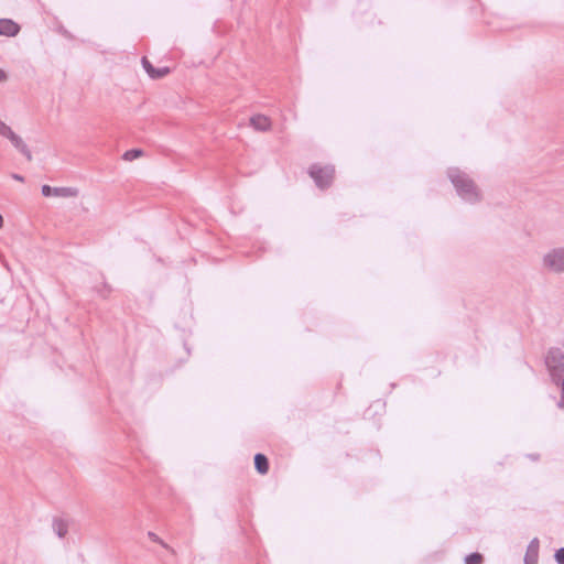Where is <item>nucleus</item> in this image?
Listing matches in <instances>:
<instances>
[{"instance_id": "39448f33", "label": "nucleus", "mask_w": 564, "mask_h": 564, "mask_svg": "<svg viewBox=\"0 0 564 564\" xmlns=\"http://www.w3.org/2000/svg\"><path fill=\"white\" fill-rule=\"evenodd\" d=\"M42 195L45 197H76L78 189L76 187H52L50 185L42 186Z\"/></svg>"}, {"instance_id": "423d86ee", "label": "nucleus", "mask_w": 564, "mask_h": 564, "mask_svg": "<svg viewBox=\"0 0 564 564\" xmlns=\"http://www.w3.org/2000/svg\"><path fill=\"white\" fill-rule=\"evenodd\" d=\"M142 67L152 79H160L165 77L170 73L169 67L155 68L152 63L143 56L141 59Z\"/></svg>"}, {"instance_id": "9d476101", "label": "nucleus", "mask_w": 564, "mask_h": 564, "mask_svg": "<svg viewBox=\"0 0 564 564\" xmlns=\"http://www.w3.org/2000/svg\"><path fill=\"white\" fill-rule=\"evenodd\" d=\"M68 527H69V520L68 519H64V518H59V517H54L53 520H52V529H53L54 533L59 539H63V538L66 536V534L68 532Z\"/></svg>"}, {"instance_id": "f3484780", "label": "nucleus", "mask_w": 564, "mask_h": 564, "mask_svg": "<svg viewBox=\"0 0 564 564\" xmlns=\"http://www.w3.org/2000/svg\"><path fill=\"white\" fill-rule=\"evenodd\" d=\"M0 134L8 138L12 134V129L0 119Z\"/></svg>"}, {"instance_id": "20e7f679", "label": "nucleus", "mask_w": 564, "mask_h": 564, "mask_svg": "<svg viewBox=\"0 0 564 564\" xmlns=\"http://www.w3.org/2000/svg\"><path fill=\"white\" fill-rule=\"evenodd\" d=\"M543 267L553 273L564 272V247L554 248L543 256Z\"/></svg>"}, {"instance_id": "ddd939ff", "label": "nucleus", "mask_w": 564, "mask_h": 564, "mask_svg": "<svg viewBox=\"0 0 564 564\" xmlns=\"http://www.w3.org/2000/svg\"><path fill=\"white\" fill-rule=\"evenodd\" d=\"M465 564H482L484 563V555L479 552H474L465 556L464 558Z\"/></svg>"}, {"instance_id": "1a4fd4ad", "label": "nucleus", "mask_w": 564, "mask_h": 564, "mask_svg": "<svg viewBox=\"0 0 564 564\" xmlns=\"http://www.w3.org/2000/svg\"><path fill=\"white\" fill-rule=\"evenodd\" d=\"M250 126L257 131L265 132L271 129V121L264 115H256L250 118Z\"/></svg>"}, {"instance_id": "f03ea898", "label": "nucleus", "mask_w": 564, "mask_h": 564, "mask_svg": "<svg viewBox=\"0 0 564 564\" xmlns=\"http://www.w3.org/2000/svg\"><path fill=\"white\" fill-rule=\"evenodd\" d=\"M545 366L552 381L564 378V352L557 347H551L545 356Z\"/></svg>"}, {"instance_id": "6e6552de", "label": "nucleus", "mask_w": 564, "mask_h": 564, "mask_svg": "<svg viewBox=\"0 0 564 564\" xmlns=\"http://www.w3.org/2000/svg\"><path fill=\"white\" fill-rule=\"evenodd\" d=\"M7 139L10 140L12 145L18 151H20L26 158L28 161L32 160V153L20 135L12 131V134H10Z\"/></svg>"}, {"instance_id": "a211bd4d", "label": "nucleus", "mask_w": 564, "mask_h": 564, "mask_svg": "<svg viewBox=\"0 0 564 564\" xmlns=\"http://www.w3.org/2000/svg\"><path fill=\"white\" fill-rule=\"evenodd\" d=\"M554 558L557 564H564V547L556 550Z\"/></svg>"}, {"instance_id": "412c9836", "label": "nucleus", "mask_w": 564, "mask_h": 564, "mask_svg": "<svg viewBox=\"0 0 564 564\" xmlns=\"http://www.w3.org/2000/svg\"><path fill=\"white\" fill-rule=\"evenodd\" d=\"M12 178L15 181H20V182H22L24 180L22 175L15 174V173L12 174Z\"/></svg>"}, {"instance_id": "0eeeda50", "label": "nucleus", "mask_w": 564, "mask_h": 564, "mask_svg": "<svg viewBox=\"0 0 564 564\" xmlns=\"http://www.w3.org/2000/svg\"><path fill=\"white\" fill-rule=\"evenodd\" d=\"M20 25L11 19H0V35L15 36L20 32Z\"/></svg>"}, {"instance_id": "9b49d317", "label": "nucleus", "mask_w": 564, "mask_h": 564, "mask_svg": "<svg viewBox=\"0 0 564 564\" xmlns=\"http://www.w3.org/2000/svg\"><path fill=\"white\" fill-rule=\"evenodd\" d=\"M539 555V540L534 538L528 545L524 556L525 564H536Z\"/></svg>"}, {"instance_id": "2eb2a0df", "label": "nucleus", "mask_w": 564, "mask_h": 564, "mask_svg": "<svg viewBox=\"0 0 564 564\" xmlns=\"http://www.w3.org/2000/svg\"><path fill=\"white\" fill-rule=\"evenodd\" d=\"M557 387L561 388V399L557 402V406L561 410H564V378L560 379L558 381H553Z\"/></svg>"}, {"instance_id": "f257e3e1", "label": "nucleus", "mask_w": 564, "mask_h": 564, "mask_svg": "<svg viewBox=\"0 0 564 564\" xmlns=\"http://www.w3.org/2000/svg\"><path fill=\"white\" fill-rule=\"evenodd\" d=\"M447 176L462 199L471 204L480 200V192L468 174L460 171L458 167H449L447 170Z\"/></svg>"}, {"instance_id": "4468645a", "label": "nucleus", "mask_w": 564, "mask_h": 564, "mask_svg": "<svg viewBox=\"0 0 564 564\" xmlns=\"http://www.w3.org/2000/svg\"><path fill=\"white\" fill-rule=\"evenodd\" d=\"M143 154V151L141 149H131L123 153L122 159L124 161H133L138 158H140Z\"/></svg>"}, {"instance_id": "dca6fc26", "label": "nucleus", "mask_w": 564, "mask_h": 564, "mask_svg": "<svg viewBox=\"0 0 564 564\" xmlns=\"http://www.w3.org/2000/svg\"><path fill=\"white\" fill-rule=\"evenodd\" d=\"M148 536L151 541L161 544L163 547L170 550L171 552H174L162 539H160L154 532L149 531Z\"/></svg>"}, {"instance_id": "7ed1b4c3", "label": "nucleus", "mask_w": 564, "mask_h": 564, "mask_svg": "<svg viewBox=\"0 0 564 564\" xmlns=\"http://www.w3.org/2000/svg\"><path fill=\"white\" fill-rule=\"evenodd\" d=\"M308 174L314 180L318 188L325 189L333 183L335 169L333 165L321 166L318 164H313L308 170Z\"/></svg>"}, {"instance_id": "6ab92c4d", "label": "nucleus", "mask_w": 564, "mask_h": 564, "mask_svg": "<svg viewBox=\"0 0 564 564\" xmlns=\"http://www.w3.org/2000/svg\"><path fill=\"white\" fill-rule=\"evenodd\" d=\"M110 291V286L107 283H104V288L99 291V293L101 296L106 297Z\"/></svg>"}, {"instance_id": "aec40b11", "label": "nucleus", "mask_w": 564, "mask_h": 564, "mask_svg": "<svg viewBox=\"0 0 564 564\" xmlns=\"http://www.w3.org/2000/svg\"><path fill=\"white\" fill-rule=\"evenodd\" d=\"M7 79V74L3 69L0 68V83Z\"/></svg>"}, {"instance_id": "4be33fe9", "label": "nucleus", "mask_w": 564, "mask_h": 564, "mask_svg": "<svg viewBox=\"0 0 564 564\" xmlns=\"http://www.w3.org/2000/svg\"><path fill=\"white\" fill-rule=\"evenodd\" d=\"M3 227V217L2 215L0 214V229Z\"/></svg>"}, {"instance_id": "f8f14e48", "label": "nucleus", "mask_w": 564, "mask_h": 564, "mask_svg": "<svg viewBox=\"0 0 564 564\" xmlns=\"http://www.w3.org/2000/svg\"><path fill=\"white\" fill-rule=\"evenodd\" d=\"M253 462H254V468L260 475L268 474L270 464H269L268 457L264 454H262V453L256 454Z\"/></svg>"}]
</instances>
